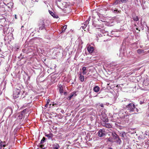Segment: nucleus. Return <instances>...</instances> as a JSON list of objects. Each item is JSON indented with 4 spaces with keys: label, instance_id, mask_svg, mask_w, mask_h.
Segmentation results:
<instances>
[{
    "label": "nucleus",
    "instance_id": "f257e3e1",
    "mask_svg": "<svg viewBox=\"0 0 149 149\" xmlns=\"http://www.w3.org/2000/svg\"><path fill=\"white\" fill-rule=\"evenodd\" d=\"M130 113H129L125 110L121 109L118 112V115L122 121L128 122L129 116L130 115Z\"/></svg>",
    "mask_w": 149,
    "mask_h": 149
},
{
    "label": "nucleus",
    "instance_id": "f03ea898",
    "mask_svg": "<svg viewBox=\"0 0 149 149\" xmlns=\"http://www.w3.org/2000/svg\"><path fill=\"white\" fill-rule=\"evenodd\" d=\"M126 107L130 112L135 111V110L136 111H138V109L137 108L135 109L134 105L133 103L129 104L126 106Z\"/></svg>",
    "mask_w": 149,
    "mask_h": 149
},
{
    "label": "nucleus",
    "instance_id": "7ed1b4c3",
    "mask_svg": "<svg viewBox=\"0 0 149 149\" xmlns=\"http://www.w3.org/2000/svg\"><path fill=\"white\" fill-rule=\"evenodd\" d=\"M45 20L44 19L40 20L39 23V30L38 32H40L39 30H42L45 29Z\"/></svg>",
    "mask_w": 149,
    "mask_h": 149
},
{
    "label": "nucleus",
    "instance_id": "20e7f679",
    "mask_svg": "<svg viewBox=\"0 0 149 149\" xmlns=\"http://www.w3.org/2000/svg\"><path fill=\"white\" fill-rule=\"evenodd\" d=\"M20 92V89L17 88H15L13 92V96L15 98H16L18 97V95Z\"/></svg>",
    "mask_w": 149,
    "mask_h": 149
},
{
    "label": "nucleus",
    "instance_id": "39448f33",
    "mask_svg": "<svg viewBox=\"0 0 149 149\" xmlns=\"http://www.w3.org/2000/svg\"><path fill=\"white\" fill-rule=\"evenodd\" d=\"M4 113L8 114L9 116H10L13 113V109L11 107H8L5 109Z\"/></svg>",
    "mask_w": 149,
    "mask_h": 149
},
{
    "label": "nucleus",
    "instance_id": "423d86ee",
    "mask_svg": "<svg viewBox=\"0 0 149 149\" xmlns=\"http://www.w3.org/2000/svg\"><path fill=\"white\" fill-rule=\"evenodd\" d=\"M87 49L88 52L90 53H92L94 50V47L91 46L90 45L88 46L87 47Z\"/></svg>",
    "mask_w": 149,
    "mask_h": 149
},
{
    "label": "nucleus",
    "instance_id": "0eeeda50",
    "mask_svg": "<svg viewBox=\"0 0 149 149\" xmlns=\"http://www.w3.org/2000/svg\"><path fill=\"white\" fill-rule=\"evenodd\" d=\"M105 131L102 130H100L98 132V136L99 137H102L105 135Z\"/></svg>",
    "mask_w": 149,
    "mask_h": 149
},
{
    "label": "nucleus",
    "instance_id": "6e6552de",
    "mask_svg": "<svg viewBox=\"0 0 149 149\" xmlns=\"http://www.w3.org/2000/svg\"><path fill=\"white\" fill-rule=\"evenodd\" d=\"M101 119L104 122H107L108 120L107 117L105 114H104L102 116Z\"/></svg>",
    "mask_w": 149,
    "mask_h": 149
},
{
    "label": "nucleus",
    "instance_id": "1a4fd4ad",
    "mask_svg": "<svg viewBox=\"0 0 149 149\" xmlns=\"http://www.w3.org/2000/svg\"><path fill=\"white\" fill-rule=\"evenodd\" d=\"M49 14L54 18H58V16L56 14L54 13L53 12L50 10H49Z\"/></svg>",
    "mask_w": 149,
    "mask_h": 149
},
{
    "label": "nucleus",
    "instance_id": "9d476101",
    "mask_svg": "<svg viewBox=\"0 0 149 149\" xmlns=\"http://www.w3.org/2000/svg\"><path fill=\"white\" fill-rule=\"evenodd\" d=\"M76 95H77L76 93V92H74L70 94V95L69 96L68 98L67 99L68 100H70L71 99L72 97L76 96Z\"/></svg>",
    "mask_w": 149,
    "mask_h": 149
},
{
    "label": "nucleus",
    "instance_id": "9b49d317",
    "mask_svg": "<svg viewBox=\"0 0 149 149\" xmlns=\"http://www.w3.org/2000/svg\"><path fill=\"white\" fill-rule=\"evenodd\" d=\"M102 125L108 128H111L112 127V126L109 123H102Z\"/></svg>",
    "mask_w": 149,
    "mask_h": 149
},
{
    "label": "nucleus",
    "instance_id": "f8f14e48",
    "mask_svg": "<svg viewBox=\"0 0 149 149\" xmlns=\"http://www.w3.org/2000/svg\"><path fill=\"white\" fill-rule=\"evenodd\" d=\"M8 145V144H6L5 141H1L0 143V148H2V147H5L6 146Z\"/></svg>",
    "mask_w": 149,
    "mask_h": 149
},
{
    "label": "nucleus",
    "instance_id": "ddd939ff",
    "mask_svg": "<svg viewBox=\"0 0 149 149\" xmlns=\"http://www.w3.org/2000/svg\"><path fill=\"white\" fill-rule=\"evenodd\" d=\"M13 3L12 2H9L8 3L6 6L9 9H11L13 8Z\"/></svg>",
    "mask_w": 149,
    "mask_h": 149
},
{
    "label": "nucleus",
    "instance_id": "4468645a",
    "mask_svg": "<svg viewBox=\"0 0 149 149\" xmlns=\"http://www.w3.org/2000/svg\"><path fill=\"white\" fill-rule=\"evenodd\" d=\"M58 88L59 89V91L60 93L61 94L63 93V87L62 86V85L60 84H59L58 86Z\"/></svg>",
    "mask_w": 149,
    "mask_h": 149
},
{
    "label": "nucleus",
    "instance_id": "2eb2a0df",
    "mask_svg": "<svg viewBox=\"0 0 149 149\" xmlns=\"http://www.w3.org/2000/svg\"><path fill=\"white\" fill-rule=\"evenodd\" d=\"M52 146L53 149H58L60 147L58 144L57 143H54L53 145Z\"/></svg>",
    "mask_w": 149,
    "mask_h": 149
},
{
    "label": "nucleus",
    "instance_id": "dca6fc26",
    "mask_svg": "<svg viewBox=\"0 0 149 149\" xmlns=\"http://www.w3.org/2000/svg\"><path fill=\"white\" fill-rule=\"evenodd\" d=\"M143 84L146 86H149V79H147L143 82Z\"/></svg>",
    "mask_w": 149,
    "mask_h": 149
},
{
    "label": "nucleus",
    "instance_id": "f3484780",
    "mask_svg": "<svg viewBox=\"0 0 149 149\" xmlns=\"http://www.w3.org/2000/svg\"><path fill=\"white\" fill-rule=\"evenodd\" d=\"M100 89V88L98 86H95L93 88V90L94 92H98Z\"/></svg>",
    "mask_w": 149,
    "mask_h": 149
},
{
    "label": "nucleus",
    "instance_id": "a211bd4d",
    "mask_svg": "<svg viewBox=\"0 0 149 149\" xmlns=\"http://www.w3.org/2000/svg\"><path fill=\"white\" fill-rule=\"evenodd\" d=\"M45 136L48 138L49 139H52V138L53 136V134L52 133L46 134Z\"/></svg>",
    "mask_w": 149,
    "mask_h": 149
},
{
    "label": "nucleus",
    "instance_id": "6ab92c4d",
    "mask_svg": "<svg viewBox=\"0 0 149 149\" xmlns=\"http://www.w3.org/2000/svg\"><path fill=\"white\" fill-rule=\"evenodd\" d=\"M81 72L79 74V79L82 82L84 80V76L81 75Z\"/></svg>",
    "mask_w": 149,
    "mask_h": 149
},
{
    "label": "nucleus",
    "instance_id": "aec40b11",
    "mask_svg": "<svg viewBox=\"0 0 149 149\" xmlns=\"http://www.w3.org/2000/svg\"><path fill=\"white\" fill-rule=\"evenodd\" d=\"M132 17L133 20L135 21H137L139 19L138 16H136L134 15H132Z\"/></svg>",
    "mask_w": 149,
    "mask_h": 149
},
{
    "label": "nucleus",
    "instance_id": "412c9836",
    "mask_svg": "<svg viewBox=\"0 0 149 149\" xmlns=\"http://www.w3.org/2000/svg\"><path fill=\"white\" fill-rule=\"evenodd\" d=\"M90 17H89V18L88 19V20H86L85 22L84 23V25L85 26H87V25L89 23V21L90 20Z\"/></svg>",
    "mask_w": 149,
    "mask_h": 149
},
{
    "label": "nucleus",
    "instance_id": "4be33fe9",
    "mask_svg": "<svg viewBox=\"0 0 149 149\" xmlns=\"http://www.w3.org/2000/svg\"><path fill=\"white\" fill-rule=\"evenodd\" d=\"M62 50L60 49H54V52L55 51H57V53L56 54V55L58 54L59 53H60L61 52Z\"/></svg>",
    "mask_w": 149,
    "mask_h": 149
},
{
    "label": "nucleus",
    "instance_id": "5701e85b",
    "mask_svg": "<svg viewBox=\"0 0 149 149\" xmlns=\"http://www.w3.org/2000/svg\"><path fill=\"white\" fill-rule=\"evenodd\" d=\"M50 100L49 99H48L47 100V103H46L45 105V107L47 108L48 107L49 104V106L51 105V104H49V103H50Z\"/></svg>",
    "mask_w": 149,
    "mask_h": 149
},
{
    "label": "nucleus",
    "instance_id": "b1692460",
    "mask_svg": "<svg viewBox=\"0 0 149 149\" xmlns=\"http://www.w3.org/2000/svg\"><path fill=\"white\" fill-rule=\"evenodd\" d=\"M67 26L66 25H65L63 26L62 29V32H61V33L64 32L65 31V30L66 29Z\"/></svg>",
    "mask_w": 149,
    "mask_h": 149
},
{
    "label": "nucleus",
    "instance_id": "393cba45",
    "mask_svg": "<svg viewBox=\"0 0 149 149\" xmlns=\"http://www.w3.org/2000/svg\"><path fill=\"white\" fill-rule=\"evenodd\" d=\"M23 111L22 112V113ZM23 117V115L22 114V113L21 114H20L18 116V119L19 120H21Z\"/></svg>",
    "mask_w": 149,
    "mask_h": 149
},
{
    "label": "nucleus",
    "instance_id": "a878e982",
    "mask_svg": "<svg viewBox=\"0 0 149 149\" xmlns=\"http://www.w3.org/2000/svg\"><path fill=\"white\" fill-rule=\"evenodd\" d=\"M137 52L139 54H141L144 52V50L142 49H139L137 50Z\"/></svg>",
    "mask_w": 149,
    "mask_h": 149
},
{
    "label": "nucleus",
    "instance_id": "bb28decb",
    "mask_svg": "<svg viewBox=\"0 0 149 149\" xmlns=\"http://www.w3.org/2000/svg\"><path fill=\"white\" fill-rule=\"evenodd\" d=\"M45 138L44 137H43L42 139L41 140L40 143L41 144L45 142Z\"/></svg>",
    "mask_w": 149,
    "mask_h": 149
},
{
    "label": "nucleus",
    "instance_id": "cd10ccee",
    "mask_svg": "<svg viewBox=\"0 0 149 149\" xmlns=\"http://www.w3.org/2000/svg\"><path fill=\"white\" fill-rule=\"evenodd\" d=\"M120 134L121 136L124 137L125 135V132H120Z\"/></svg>",
    "mask_w": 149,
    "mask_h": 149
},
{
    "label": "nucleus",
    "instance_id": "c85d7f7f",
    "mask_svg": "<svg viewBox=\"0 0 149 149\" xmlns=\"http://www.w3.org/2000/svg\"><path fill=\"white\" fill-rule=\"evenodd\" d=\"M117 141L118 143L119 144L121 142V140L118 137L117 138Z\"/></svg>",
    "mask_w": 149,
    "mask_h": 149
},
{
    "label": "nucleus",
    "instance_id": "c756f323",
    "mask_svg": "<svg viewBox=\"0 0 149 149\" xmlns=\"http://www.w3.org/2000/svg\"><path fill=\"white\" fill-rule=\"evenodd\" d=\"M113 137L114 138L116 139H117L118 136L115 133L113 135Z\"/></svg>",
    "mask_w": 149,
    "mask_h": 149
},
{
    "label": "nucleus",
    "instance_id": "7c9ffc66",
    "mask_svg": "<svg viewBox=\"0 0 149 149\" xmlns=\"http://www.w3.org/2000/svg\"><path fill=\"white\" fill-rule=\"evenodd\" d=\"M145 134L146 135H149V132L148 131H146L145 132Z\"/></svg>",
    "mask_w": 149,
    "mask_h": 149
},
{
    "label": "nucleus",
    "instance_id": "2f4dec72",
    "mask_svg": "<svg viewBox=\"0 0 149 149\" xmlns=\"http://www.w3.org/2000/svg\"><path fill=\"white\" fill-rule=\"evenodd\" d=\"M122 3H125L126 2V0H120Z\"/></svg>",
    "mask_w": 149,
    "mask_h": 149
},
{
    "label": "nucleus",
    "instance_id": "473e14b6",
    "mask_svg": "<svg viewBox=\"0 0 149 149\" xmlns=\"http://www.w3.org/2000/svg\"><path fill=\"white\" fill-rule=\"evenodd\" d=\"M86 70V68L85 67H84L82 68L83 71H85Z\"/></svg>",
    "mask_w": 149,
    "mask_h": 149
},
{
    "label": "nucleus",
    "instance_id": "72a5a7b5",
    "mask_svg": "<svg viewBox=\"0 0 149 149\" xmlns=\"http://www.w3.org/2000/svg\"><path fill=\"white\" fill-rule=\"evenodd\" d=\"M86 73H87V72L86 71H83L82 74H83V75L85 74Z\"/></svg>",
    "mask_w": 149,
    "mask_h": 149
},
{
    "label": "nucleus",
    "instance_id": "f704fd0d",
    "mask_svg": "<svg viewBox=\"0 0 149 149\" xmlns=\"http://www.w3.org/2000/svg\"><path fill=\"white\" fill-rule=\"evenodd\" d=\"M100 107H104V105L103 104H102L100 105Z\"/></svg>",
    "mask_w": 149,
    "mask_h": 149
},
{
    "label": "nucleus",
    "instance_id": "c9c22d12",
    "mask_svg": "<svg viewBox=\"0 0 149 149\" xmlns=\"http://www.w3.org/2000/svg\"><path fill=\"white\" fill-rule=\"evenodd\" d=\"M86 27V26H81V28L82 29H84Z\"/></svg>",
    "mask_w": 149,
    "mask_h": 149
},
{
    "label": "nucleus",
    "instance_id": "e433bc0d",
    "mask_svg": "<svg viewBox=\"0 0 149 149\" xmlns=\"http://www.w3.org/2000/svg\"><path fill=\"white\" fill-rule=\"evenodd\" d=\"M140 104H142L143 103V102H141V101L140 102Z\"/></svg>",
    "mask_w": 149,
    "mask_h": 149
},
{
    "label": "nucleus",
    "instance_id": "4c0bfd02",
    "mask_svg": "<svg viewBox=\"0 0 149 149\" xmlns=\"http://www.w3.org/2000/svg\"><path fill=\"white\" fill-rule=\"evenodd\" d=\"M15 18H16V19H17V17H16V15H15Z\"/></svg>",
    "mask_w": 149,
    "mask_h": 149
},
{
    "label": "nucleus",
    "instance_id": "58836bf2",
    "mask_svg": "<svg viewBox=\"0 0 149 149\" xmlns=\"http://www.w3.org/2000/svg\"><path fill=\"white\" fill-rule=\"evenodd\" d=\"M66 94V92H64V95H65Z\"/></svg>",
    "mask_w": 149,
    "mask_h": 149
},
{
    "label": "nucleus",
    "instance_id": "ea45409f",
    "mask_svg": "<svg viewBox=\"0 0 149 149\" xmlns=\"http://www.w3.org/2000/svg\"><path fill=\"white\" fill-rule=\"evenodd\" d=\"M67 49H68V48H67H67H66L65 49V51L66 49L67 50Z\"/></svg>",
    "mask_w": 149,
    "mask_h": 149
},
{
    "label": "nucleus",
    "instance_id": "a19ab883",
    "mask_svg": "<svg viewBox=\"0 0 149 149\" xmlns=\"http://www.w3.org/2000/svg\"><path fill=\"white\" fill-rule=\"evenodd\" d=\"M109 149H113L111 148H109Z\"/></svg>",
    "mask_w": 149,
    "mask_h": 149
},
{
    "label": "nucleus",
    "instance_id": "79ce46f5",
    "mask_svg": "<svg viewBox=\"0 0 149 149\" xmlns=\"http://www.w3.org/2000/svg\"><path fill=\"white\" fill-rule=\"evenodd\" d=\"M3 149H6V148H3Z\"/></svg>",
    "mask_w": 149,
    "mask_h": 149
},
{
    "label": "nucleus",
    "instance_id": "37998d69",
    "mask_svg": "<svg viewBox=\"0 0 149 149\" xmlns=\"http://www.w3.org/2000/svg\"><path fill=\"white\" fill-rule=\"evenodd\" d=\"M8 149H10V148H9Z\"/></svg>",
    "mask_w": 149,
    "mask_h": 149
},
{
    "label": "nucleus",
    "instance_id": "c03bdc74",
    "mask_svg": "<svg viewBox=\"0 0 149 149\" xmlns=\"http://www.w3.org/2000/svg\"><path fill=\"white\" fill-rule=\"evenodd\" d=\"M0 149H2V148H0Z\"/></svg>",
    "mask_w": 149,
    "mask_h": 149
},
{
    "label": "nucleus",
    "instance_id": "a18cd8bd",
    "mask_svg": "<svg viewBox=\"0 0 149 149\" xmlns=\"http://www.w3.org/2000/svg\"><path fill=\"white\" fill-rule=\"evenodd\" d=\"M116 10H114V11H115Z\"/></svg>",
    "mask_w": 149,
    "mask_h": 149
}]
</instances>
